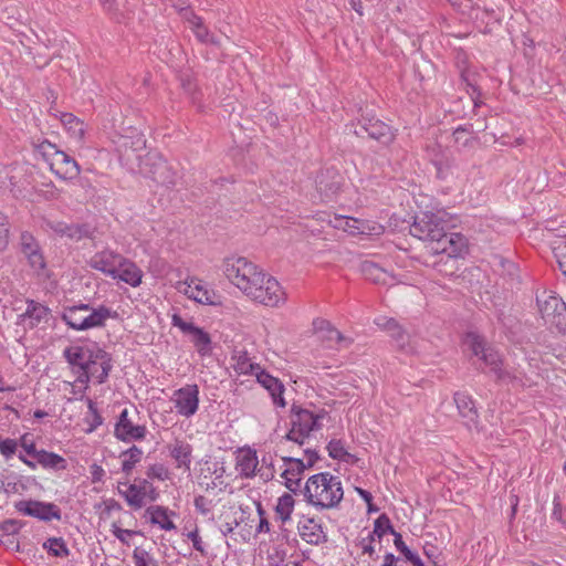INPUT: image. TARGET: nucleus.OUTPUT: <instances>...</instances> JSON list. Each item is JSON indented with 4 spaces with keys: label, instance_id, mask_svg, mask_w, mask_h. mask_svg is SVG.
Returning <instances> with one entry per match:
<instances>
[{
    "label": "nucleus",
    "instance_id": "5fc2aeb1",
    "mask_svg": "<svg viewBox=\"0 0 566 566\" xmlns=\"http://www.w3.org/2000/svg\"><path fill=\"white\" fill-rule=\"evenodd\" d=\"M179 14L184 21L189 23L190 29L202 21V19L200 17H198L193 12V10L190 8V4L185 10H182Z\"/></svg>",
    "mask_w": 566,
    "mask_h": 566
},
{
    "label": "nucleus",
    "instance_id": "6e6d98bb",
    "mask_svg": "<svg viewBox=\"0 0 566 566\" xmlns=\"http://www.w3.org/2000/svg\"><path fill=\"white\" fill-rule=\"evenodd\" d=\"M147 476L163 481L167 478V469L163 464H153L147 470Z\"/></svg>",
    "mask_w": 566,
    "mask_h": 566
},
{
    "label": "nucleus",
    "instance_id": "423d86ee",
    "mask_svg": "<svg viewBox=\"0 0 566 566\" xmlns=\"http://www.w3.org/2000/svg\"><path fill=\"white\" fill-rule=\"evenodd\" d=\"M223 273L228 280L248 297L255 294L258 283H262L263 272L245 258H228L223 262Z\"/></svg>",
    "mask_w": 566,
    "mask_h": 566
},
{
    "label": "nucleus",
    "instance_id": "c756f323",
    "mask_svg": "<svg viewBox=\"0 0 566 566\" xmlns=\"http://www.w3.org/2000/svg\"><path fill=\"white\" fill-rule=\"evenodd\" d=\"M146 514L149 515L150 523L158 525L161 530L171 531L176 528L174 522L168 517L167 509L164 506H149Z\"/></svg>",
    "mask_w": 566,
    "mask_h": 566
},
{
    "label": "nucleus",
    "instance_id": "473e14b6",
    "mask_svg": "<svg viewBox=\"0 0 566 566\" xmlns=\"http://www.w3.org/2000/svg\"><path fill=\"white\" fill-rule=\"evenodd\" d=\"M119 458L123 459L122 461V471L128 475L132 473L134 468L137 463L142 461L143 458V450L138 448L137 446H132L127 450L122 451L119 454Z\"/></svg>",
    "mask_w": 566,
    "mask_h": 566
},
{
    "label": "nucleus",
    "instance_id": "338daca9",
    "mask_svg": "<svg viewBox=\"0 0 566 566\" xmlns=\"http://www.w3.org/2000/svg\"><path fill=\"white\" fill-rule=\"evenodd\" d=\"M91 474H92V481L94 483H96V482H101L103 480L105 471L101 465L93 464L91 467Z\"/></svg>",
    "mask_w": 566,
    "mask_h": 566
},
{
    "label": "nucleus",
    "instance_id": "dca6fc26",
    "mask_svg": "<svg viewBox=\"0 0 566 566\" xmlns=\"http://www.w3.org/2000/svg\"><path fill=\"white\" fill-rule=\"evenodd\" d=\"M19 460L32 470H35L38 465H41L43 469L56 471L65 470L67 468V462L63 457L54 452H49L44 449H41L33 459H28L25 455L20 453Z\"/></svg>",
    "mask_w": 566,
    "mask_h": 566
},
{
    "label": "nucleus",
    "instance_id": "774afa93",
    "mask_svg": "<svg viewBox=\"0 0 566 566\" xmlns=\"http://www.w3.org/2000/svg\"><path fill=\"white\" fill-rule=\"evenodd\" d=\"M305 455L307 457V467L312 468L314 464L318 461L319 455L316 450L314 449H306L304 450Z\"/></svg>",
    "mask_w": 566,
    "mask_h": 566
},
{
    "label": "nucleus",
    "instance_id": "20e7f679",
    "mask_svg": "<svg viewBox=\"0 0 566 566\" xmlns=\"http://www.w3.org/2000/svg\"><path fill=\"white\" fill-rule=\"evenodd\" d=\"M302 494L306 502L317 510H329L340 503L344 491L338 476L321 472L308 478Z\"/></svg>",
    "mask_w": 566,
    "mask_h": 566
},
{
    "label": "nucleus",
    "instance_id": "6e6552de",
    "mask_svg": "<svg viewBox=\"0 0 566 566\" xmlns=\"http://www.w3.org/2000/svg\"><path fill=\"white\" fill-rule=\"evenodd\" d=\"M39 150L46 161H49L51 170L63 180L75 179L81 168L77 161L66 153L57 149L56 145L44 140L39 145Z\"/></svg>",
    "mask_w": 566,
    "mask_h": 566
},
{
    "label": "nucleus",
    "instance_id": "a878e982",
    "mask_svg": "<svg viewBox=\"0 0 566 566\" xmlns=\"http://www.w3.org/2000/svg\"><path fill=\"white\" fill-rule=\"evenodd\" d=\"M184 285H186L184 293L189 298H192L200 304H214V293L205 289L197 279L191 277L190 280H186Z\"/></svg>",
    "mask_w": 566,
    "mask_h": 566
},
{
    "label": "nucleus",
    "instance_id": "a19ab883",
    "mask_svg": "<svg viewBox=\"0 0 566 566\" xmlns=\"http://www.w3.org/2000/svg\"><path fill=\"white\" fill-rule=\"evenodd\" d=\"M93 230L87 223H67L66 238L80 241L84 238H90Z\"/></svg>",
    "mask_w": 566,
    "mask_h": 566
},
{
    "label": "nucleus",
    "instance_id": "2f4dec72",
    "mask_svg": "<svg viewBox=\"0 0 566 566\" xmlns=\"http://www.w3.org/2000/svg\"><path fill=\"white\" fill-rule=\"evenodd\" d=\"M61 122L73 138L77 140H82L84 138L85 124L75 115L72 113H63L61 115Z\"/></svg>",
    "mask_w": 566,
    "mask_h": 566
},
{
    "label": "nucleus",
    "instance_id": "7ed1b4c3",
    "mask_svg": "<svg viewBox=\"0 0 566 566\" xmlns=\"http://www.w3.org/2000/svg\"><path fill=\"white\" fill-rule=\"evenodd\" d=\"M63 355L70 365L78 367L80 375L77 379L81 382L88 381L91 367L99 364L101 373L96 374V371H93V377L96 379L97 384H103L106 381L113 367L111 354L98 346H71L64 349Z\"/></svg>",
    "mask_w": 566,
    "mask_h": 566
},
{
    "label": "nucleus",
    "instance_id": "f257e3e1",
    "mask_svg": "<svg viewBox=\"0 0 566 566\" xmlns=\"http://www.w3.org/2000/svg\"><path fill=\"white\" fill-rule=\"evenodd\" d=\"M117 153L120 163L130 171L138 172L167 188L177 185V171L159 153L146 150L144 136L119 137Z\"/></svg>",
    "mask_w": 566,
    "mask_h": 566
},
{
    "label": "nucleus",
    "instance_id": "603ef678",
    "mask_svg": "<svg viewBox=\"0 0 566 566\" xmlns=\"http://www.w3.org/2000/svg\"><path fill=\"white\" fill-rule=\"evenodd\" d=\"M140 491L144 492V499L148 497L150 501H156L158 492L156 488L146 479L139 480Z\"/></svg>",
    "mask_w": 566,
    "mask_h": 566
},
{
    "label": "nucleus",
    "instance_id": "a18cd8bd",
    "mask_svg": "<svg viewBox=\"0 0 566 566\" xmlns=\"http://www.w3.org/2000/svg\"><path fill=\"white\" fill-rule=\"evenodd\" d=\"M239 469L241 474H244L245 476H251L254 474V471L258 465V459L255 453H247L239 460Z\"/></svg>",
    "mask_w": 566,
    "mask_h": 566
},
{
    "label": "nucleus",
    "instance_id": "7c9ffc66",
    "mask_svg": "<svg viewBox=\"0 0 566 566\" xmlns=\"http://www.w3.org/2000/svg\"><path fill=\"white\" fill-rule=\"evenodd\" d=\"M50 314V308L39 302L33 300L27 301V310L24 313V317L31 319V325L35 326L41 322L48 321Z\"/></svg>",
    "mask_w": 566,
    "mask_h": 566
},
{
    "label": "nucleus",
    "instance_id": "72a5a7b5",
    "mask_svg": "<svg viewBox=\"0 0 566 566\" xmlns=\"http://www.w3.org/2000/svg\"><path fill=\"white\" fill-rule=\"evenodd\" d=\"M294 504L295 501L292 494L290 493H284L279 497L275 506V513L283 523L291 520V515L294 510Z\"/></svg>",
    "mask_w": 566,
    "mask_h": 566
},
{
    "label": "nucleus",
    "instance_id": "2eb2a0df",
    "mask_svg": "<svg viewBox=\"0 0 566 566\" xmlns=\"http://www.w3.org/2000/svg\"><path fill=\"white\" fill-rule=\"evenodd\" d=\"M123 258L124 256L116 251L104 249L92 255L87 263L91 269L113 277V275L116 274V270L123 261Z\"/></svg>",
    "mask_w": 566,
    "mask_h": 566
},
{
    "label": "nucleus",
    "instance_id": "58836bf2",
    "mask_svg": "<svg viewBox=\"0 0 566 566\" xmlns=\"http://www.w3.org/2000/svg\"><path fill=\"white\" fill-rule=\"evenodd\" d=\"M191 31L200 43L220 46V40L209 31L203 21L191 28Z\"/></svg>",
    "mask_w": 566,
    "mask_h": 566
},
{
    "label": "nucleus",
    "instance_id": "f03ea898",
    "mask_svg": "<svg viewBox=\"0 0 566 566\" xmlns=\"http://www.w3.org/2000/svg\"><path fill=\"white\" fill-rule=\"evenodd\" d=\"M444 213H423L416 217L410 226L411 235L428 243L433 254H446L448 258L462 256L467 251L468 242L463 234L449 232Z\"/></svg>",
    "mask_w": 566,
    "mask_h": 566
},
{
    "label": "nucleus",
    "instance_id": "e433bc0d",
    "mask_svg": "<svg viewBox=\"0 0 566 566\" xmlns=\"http://www.w3.org/2000/svg\"><path fill=\"white\" fill-rule=\"evenodd\" d=\"M283 462L285 464V470L282 473V476H300L304 473V471L308 468L306 463L302 459L284 457Z\"/></svg>",
    "mask_w": 566,
    "mask_h": 566
},
{
    "label": "nucleus",
    "instance_id": "4c0bfd02",
    "mask_svg": "<svg viewBox=\"0 0 566 566\" xmlns=\"http://www.w3.org/2000/svg\"><path fill=\"white\" fill-rule=\"evenodd\" d=\"M233 358L235 359V364L233 365V367L238 374H243V375L254 374L255 375V373H258L260 370V366L258 364L252 363L245 352L239 354L238 356H235Z\"/></svg>",
    "mask_w": 566,
    "mask_h": 566
},
{
    "label": "nucleus",
    "instance_id": "f3484780",
    "mask_svg": "<svg viewBox=\"0 0 566 566\" xmlns=\"http://www.w3.org/2000/svg\"><path fill=\"white\" fill-rule=\"evenodd\" d=\"M147 429L145 426L134 424L128 418V410L124 409L115 424V437L124 442L133 440H143L146 437Z\"/></svg>",
    "mask_w": 566,
    "mask_h": 566
},
{
    "label": "nucleus",
    "instance_id": "13d9d810",
    "mask_svg": "<svg viewBox=\"0 0 566 566\" xmlns=\"http://www.w3.org/2000/svg\"><path fill=\"white\" fill-rule=\"evenodd\" d=\"M195 507L202 515H207L211 510V501L203 495H197L193 501Z\"/></svg>",
    "mask_w": 566,
    "mask_h": 566
},
{
    "label": "nucleus",
    "instance_id": "a211bd4d",
    "mask_svg": "<svg viewBox=\"0 0 566 566\" xmlns=\"http://www.w3.org/2000/svg\"><path fill=\"white\" fill-rule=\"evenodd\" d=\"M298 534L311 545H321L327 542L323 526L313 517L302 516L297 524Z\"/></svg>",
    "mask_w": 566,
    "mask_h": 566
},
{
    "label": "nucleus",
    "instance_id": "0e129e2a",
    "mask_svg": "<svg viewBox=\"0 0 566 566\" xmlns=\"http://www.w3.org/2000/svg\"><path fill=\"white\" fill-rule=\"evenodd\" d=\"M21 526V523L17 520H7L1 524V530L7 534H17Z\"/></svg>",
    "mask_w": 566,
    "mask_h": 566
},
{
    "label": "nucleus",
    "instance_id": "6ab92c4d",
    "mask_svg": "<svg viewBox=\"0 0 566 566\" xmlns=\"http://www.w3.org/2000/svg\"><path fill=\"white\" fill-rule=\"evenodd\" d=\"M377 326L388 332L390 337L397 343V346L403 352H411L409 345V336L402 326L395 319L389 317H378L375 319Z\"/></svg>",
    "mask_w": 566,
    "mask_h": 566
},
{
    "label": "nucleus",
    "instance_id": "bb28decb",
    "mask_svg": "<svg viewBox=\"0 0 566 566\" xmlns=\"http://www.w3.org/2000/svg\"><path fill=\"white\" fill-rule=\"evenodd\" d=\"M118 493L125 499L127 504L134 510H139L145 505L144 492L140 491L139 483H118Z\"/></svg>",
    "mask_w": 566,
    "mask_h": 566
},
{
    "label": "nucleus",
    "instance_id": "f704fd0d",
    "mask_svg": "<svg viewBox=\"0 0 566 566\" xmlns=\"http://www.w3.org/2000/svg\"><path fill=\"white\" fill-rule=\"evenodd\" d=\"M42 547L54 557H67L71 553L62 537H50Z\"/></svg>",
    "mask_w": 566,
    "mask_h": 566
},
{
    "label": "nucleus",
    "instance_id": "9b49d317",
    "mask_svg": "<svg viewBox=\"0 0 566 566\" xmlns=\"http://www.w3.org/2000/svg\"><path fill=\"white\" fill-rule=\"evenodd\" d=\"M255 294L249 297L265 306L275 307L285 302V293L276 279L263 273L262 283L255 286Z\"/></svg>",
    "mask_w": 566,
    "mask_h": 566
},
{
    "label": "nucleus",
    "instance_id": "9d476101",
    "mask_svg": "<svg viewBox=\"0 0 566 566\" xmlns=\"http://www.w3.org/2000/svg\"><path fill=\"white\" fill-rule=\"evenodd\" d=\"M350 132L358 137L364 138L365 136L377 140L381 145L388 146L395 139V133L392 128L378 118L364 117L358 122L357 125H352Z\"/></svg>",
    "mask_w": 566,
    "mask_h": 566
},
{
    "label": "nucleus",
    "instance_id": "864d4df0",
    "mask_svg": "<svg viewBox=\"0 0 566 566\" xmlns=\"http://www.w3.org/2000/svg\"><path fill=\"white\" fill-rule=\"evenodd\" d=\"M19 446L25 451V453L31 457L32 459L35 457V454L40 451L36 449L35 443L33 440L29 438V434L25 433L21 437Z\"/></svg>",
    "mask_w": 566,
    "mask_h": 566
},
{
    "label": "nucleus",
    "instance_id": "c03bdc74",
    "mask_svg": "<svg viewBox=\"0 0 566 566\" xmlns=\"http://www.w3.org/2000/svg\"><path fill=\"white\" fill-rule=\"evenodd\" d=\"M133 559L135 566H159L157 559L151 556L146 549L136 547L133 552Z\"/></svg>",
    "mask_w": 566,
    "mask_h": 566
},
{
    "label": "nucleus",
    "instance_id": "c85d7f7f",
    "mask_svg": "<svg viewBox=\"0 0 566 566\" xmlns=\"http://www.w3.org/2000/svg\"><path fill=\"white\" fill-rule=\"evenodd\" d=\"M192 447L180 440H176L170 447V457L175 460L177 468H184L186 471L190 470L192 459Z\"/></svg>",
    "mask_w": 566,
    "mask_h": 566
},
{
    "label": "nucleus",
    "instance_id": "37998d69",
    "mask_svg": "<svg viewBox=\"0 0 566 566\" xmlns=\"http://www.w3.org/2000/svg\"><path fill=\"white\" fill-rule=\"evenodd\" d=\"M327 450L328 455L335 460L348 461V459L353 458V455L345 450L342 440H331L327 444Z\"/></svg>",
    "mask_w": 566,
    "mask_h": 566
},
{
    "label": "nucleus",
    "instance_id": "e2e57ef3",
    "mask_svg": "<svg viewBox=\"0 0 566 566\" xmlns=\"http://www.w3.org/2000/svg\"><path fill=\"white\" fill-rule=\"evenodd\" d=\"M187 536L191 541L192 546L196 551L200 552L201 554L206 553L198 528H195L193 531L189 532Z\"/></svg>",
    "mask_w": 566,
    "mask_h": 566
},
{
    "label": "nucleus",
    "instance_id": "de8ad7c7",
    "mask_svg": "<svg viewBox=\"0 0 566 566\" xmlns=\"http://www.w3.org/2000/svg\"><path fill=\"white\" fill-rule=\"evenodd\" d=\"M20 248L21 252L27 255L28 253H31L39 249V244L35 240V238L28 231H24L20 235Z\"/></svg>",
    "mask_w": 566,
    "mask_h": 566
},
{
    "label": "nucleus",
    "instance_id": "49530a36",
    "mask_svg": "<svg viewBox=\"0 0 566 566\" xmlns=\"http://www.w3.org/2000/svg\"><path fill=\"white\" fill-rule=\"evenodd\" d=\"M10 241V224L7 216L0 211V251L8 248Z\"/></svg>",
    "mask_w": 566,
    "mask_h": 566
},
{
    "label": "nucleus",
    "instance_id": "bf43d9fd",
    "mask_svg": "<svg viewBox=\"0 0 566 566\" xmlns=\"http://www.w3.org/2000/svg\"><path fill=\"white\" fill-rule=\"evenodd\" d=\"M553 505H554V507H553V512H552L551 517L553 520L562 523L563 525H565L566 522L563 518V505H562L559 495H555L554 496Z\"/></svg>",
    "mask_w": 566,
    "mask_h": 566
},
{
    "label": "nucleus",
    "instance_id": "393cba45",
    "mask_svg": "<svg viewBox=\"0 0 566 566\" xmlns=\"http://www.w3.org/2000/svg\"><path fill=\"white\" fill-rule=\"evenodd\" d=\"M453 399L459 415L461 418H463L464 423L468 427H470L472 423H475L478 419V410L472 397L465 392H455Z\"/></svg>",
    "mask_w": 566,
    "mask_h": 566
},
{
    "label": "nucleus",
    "instance_id": "4d7b16f0",
    "mask_svg": "<svg viewBox=\"0 0 566 566\" xmlns=\"http://www.w3.org/2000/svg\"><path fill=\"white\" fill-rule=\"evenodd\" d=\"M469 129L465 126H459L453 132V137L457 144H461L463 147L469 146L472 138L467 137Z\"/></svg>",
    "mask_w": 566,
    "mask_h": 566
},
{
    "label": "nucleus",
    "instance_id": "cd10ccee",
    "mask_svg": "<svg viewBox=\"0 0 566 566\" xmlns=\"http://www.w3.org/2000/svg\"><path fill=\"white\" fill-rule=\"evenodd\" d=\"M360 272L364 277L375 284H388L392 276L385 269L380 268L373 261H364L360 264Z\"/></svg>",
    "mask_w": 566,
    "mask_h": 566
},
{
    "label": "nucleus",
    "instance_id": "b1692460",
    "mask_svg": "<svg viewBox=\"0 0 566 566\" xmlns=\"http://www.w3.org/2000/svg\"><path fill=\"white\" fill-rule=\"evenodd\" d=\"M91 310V304L81 303L78 305L64 307L61 318L74 331H84L85 312Z\"/></svg>",
    "mask_w": 566,
    "mask_h": 566
},
{
    "label": "nucleus",
    "instance_id": "ea45409f",
    "mask_svg": "<svg viewBox=\"0 0 566 566\" xmlns=\"http://www.w3.org/2000/svg\"><path fill=\"white\" fill-rule=\"evenodd\" d=\"M394 544L412 566H424L421 558L406 545L400 533L395 534Z\"/></svg>",
    "mask_w": 566,
    "mask_h": 566
},
{
    "label": "nucleus",
    "instance_id": "f8f14e48",
    "mask_svg": "<svg viewBox=\"0 0 566 566\" xmlns=\"http://www.w3.org/2000/svg\"><path fill=\"white\" fill-rule=\"evenodd\" d=\"M14 507L21 514L38 518L42 522H50L52 520L60 521L62 518L61 509L51 502L21 500L14 504Z\"/></svg>",
    "mask_w": 566,
    "mask_h": 566
},
{
    "label": "nucleus",
    "instance_id": "69168bd1",
    "mask_svg": "<svg viewBox=\"0 0 566 566\" xmlns=\"http://www.w3.org/2000/svg\"><path fill=\"white\" fill-rule=\"evenodd\" d=\"M52 231L61 237H66L67 223L62 221H54L49 223Z\"/></svg>",
    "mask_w": 566,
    "mask_h": 566
},
{
    "label": "nucleus",
    "instance_id": "aec40b11",
    "mask_svg": "<svg viewBox=\"0 0 566 566\" xmlns=\"http://www.w3.org/2000/svg\"><path fill=\"white\" fill-rule=\"evenodd\" d=\"M109 318H118V313L105 305H99L97 307L91 305V310L85 312L84 331L103 328L106 326V322Z\"/></svg>",
    "mask_w": 566,
    "mask_h": 566
},
{
    "label": "nucleus",
    "instance_id": "3c124183",
    "mask_svg": "<svg viewBox=\"0 0 566 566\" xmlns=\"http://www.w3.org/2000/svg\"><path fill=\"white\" fill-rule=\"evenodd\" d=\"M19 442L14 439L0 440V453L6 458L10 459L17 451Z\"/></svg>",
    "mask_w": 566,
    "mask_h": 566
},
{
    "label": "nucleus",
    "instance_id": "39448f33",
    "mask_svg": "<svg viewBox=\"0 0 566 566\" xmlns=\"http://www.w3.org/2000/svg\"><path fill=\"white\" fill-rule=\"evenodd\" d=\"M464 345L468 346L474 356L479 357L480 360L490 367L497 381L525 386L524 377L521 373L510 371L502 368L503 361L501 355L495 348L488 345L481 335L473 332L467 333L464 337Z\"/></svg>",
    "mask_w": 566,
    "mask_h": 566
},
{
    "label": "nucleus",
    "instance_id": "0eeeda50",
    "mask_svg": "<svg viewBox=\"0 0 566 566\" xmlns=\"http://www.w3.org/2000/svg\"><path fill=\"white\" fill-rule=\"evenodd\" d=\"M323 417L324 413L314 415L307 409L293 405L290 416L291 429L285 434L284 439L303 446L311 432L321 428L318 421Z\"/></svg>",
    "mask_w": 566,
    "mask_h": 566
},
{
    "label": "nucleus",
    "instance_id": "79ce46f5",
    "mask_svg": "<svg viewBox=\"0 0 566 566\" xmlns=\"http://www.w3.org/2000/svg\"><path fill=\"white\" fill-rule=\"evenodd\" d=\"M391 533L394 536L398 532H396L391 525L389 517L386 514H381L374 522V531L370 534V541H374V536L381 538L386 533Z\"/></svg>",
    "mask_w": 566,
    "mask_h": 566
},
{
    "label": "nucleus",
    "instance_id": "8fccbe9b",
    "mask_svg": "<svg viewBox=\"0 0 566 566\" xmlns=\"http://www.w3.org/2000/svg\"><path fill=\"white\" fill-rule=\"evenodd\" d=\"M553 253L558 264V268L566 276V242H559L553 248Z\"/></svg>",
    "mask_w": 566,
    "mask_h": 566
},
{
    "label": "nucleus",
    "instance_id": "4468645a",
    "mask_svg": "<svg viewBox=\"0 0 566 566\" xmlns=\"http://www.w3.org/2000/svg\"><path fill=\"white\" fill-rule=\"evenodd\" d=\"M171 401L178 415L190 418L199 407V388L197 385H186L175 390Z\"/></svg>",
    "mask_w": 566,
    "mask_h": 566
},
{
    "label": "nucleus",
    "instance_id": "5701e85b",
    "mask_svg": "<svg viewBox=\"0 0 566 566\" xmlns=\"http://www.w3.org/2000/svg\"><path fill=\"white\" fill-rule=\"evenodd\" d=\"M315 333L321 334L324 340L335 342L336 344L347 347L352 339L345 337L332 323L324 318H316L313 321Z\"/></svg>",
    "mask_w": 566,
    "mask_h": 566
},
{
    "label": "nucleus",
    "instance_id": "09e8293b",
    "mask_svg": "<svg viewBox=\"0 0 566 566\" xmlns=\"http://www.w3.org/2000/svg\"><path fill=\"white\" fill-rule=\"evenodd\" d=\"M24 256L28 259L30 266L34 271L40 272L45 268V261L40 248Z\"/></svg>",
    "mask_w": 566,
    "mask_h": 566
},
{
    "label": "nucleus",
    "instance_id": "680f3d73",
    "mask_svg": "<svg viewBox=\"0 0 566 566\" xmlns=\"http://www.w3.org/2000/svg\"><path fill=\"white\" fill-rule=\"evenodd\" d=\"M285 480V486L294 494L302 493L300 476H282Z\"/></svg>",
    "mask_w": 566,
    "mask_h": 566
},
{
    "label": "nucleus",
    "instance_id": "052dcab7",
    "mask_svg": "<svg viewBox=\"0 0 566 566\" xmlns=\"http://www.w3.org/2000/svg\"><path fill=\"white\" fill-rule=\"evenodd\" d=\"M112 532H113L114 536L119 542H122L123 544H126V545L129 544L128 541H127V536L139 534V532L132 531V530H124V528H120V527L116 526L115 524L113 525Z\"/></svg>",
    "mask_w": 566,
    "mask_h": 566
},
{
    "label": "nucleus",
    "instance_id": "412c9836",
    "mask_svg": "<svg viewBox=\"0 0 566 566\" xmlns=\"http://www.w3.org/2000/svg\"><path fill=\"white\" fill-rule=\"evenodd\" d=\"M255 376L258 382L270 392L273 402L279 407H285L286 402L283 398V384L277 378L261 369L255 373Z\"/></svg>",
    "mask_w": 566,
    "mask_h": 566
},
{
    "label": "nucleus",
    "instance_id": "4be33fe9",
    "mask_svg": "<svg viewBox=\"0 0 566 566\" xmlns=\"http://www.w3.org/2000/svg\"><path fill=\"white\" fill-rule=\"evenodd\" d=\"M112 279L120 280L133 287H137L142 284L143 271L124 256Z\"/></svg>",
    "mask_w": 566,
    "mask_h": 566
},
{
    "label": "nucleus",
    "instance_id": "ddd939ff",
    "mask_svg": "<svg viewBox=\"0 0 566 566\" xmlns=\"http://www.w3.org/2000/svg\"><path fill=\"white\" fill-rule=\"evenodd\" d=\"M171 323L178 327L184 334L190 336V340L201 357L209 356L212 352L211 337L201 327L196 326L192 322H186L180 315L174 314Z\"/></svg>",
    "mask_w": 566,
    "mask_h": 566
},
{
    "label": "nucleus",
    "instance_id": "1a4fd4ad",
    "mask_svg": "<svg viewBox=\"0 0 566 566\" xmlns=\"http://www.w3.org/2000/svg\"><path fill=\"white\" fill-rule=\"evenodd\" d=\"M536 303L546 325L556 328L559 333L566 331V304L562 298L544 291L536 296Z\"/></svg>",
    "mask_w": 566,
    "mask_h": 566
},
{
    "label": "nucleus",
    "instance_id": "c9c22d12",
    "mask_svg": "<svg viewBox=\"0 0 566 566\" xmlns=\"http://www.w3.org/2000/svg\"><path fill=\"white\" fill-rule=\"evenodd\" d=\"M328 175L329 171H327L326 175L322 174L317 181L319 191L325 193V196L327 197L335 195L340 189L342 186L340 176L338 174L333 172L331 182L325 180V177Z\"/></svg>",
    "mask_w": 566,
    "mask_h": 566
}]
</instances>
